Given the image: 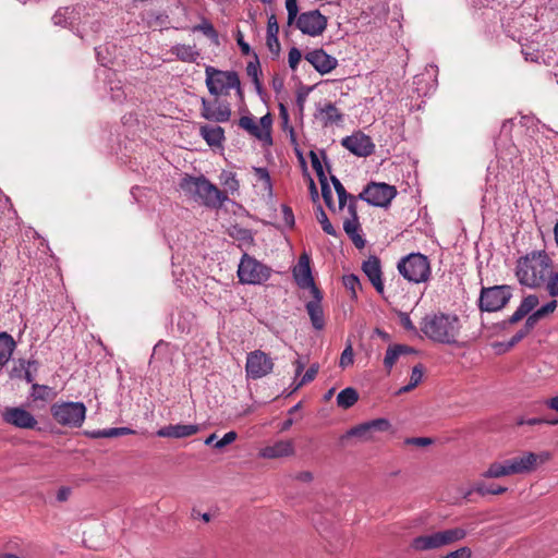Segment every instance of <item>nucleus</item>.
Wrapping results in <instances>:
<instances>
[{
	"label": "nucleus",
	"instance_id": "obj_47",
	"mask_svg": "<svg viewBox=\"0 0 558 558\" xmlns=\"http://www.w3.org/2000/svg\"><path fill=\"white\" fill-rule=\"evenodd\" d=\"M286 9L288 12V24L292 25L294 21L299 17L298 12V1L296 0H286Z\"/></svg>",
	"mask_w": 558,
	"mask_h": 558
},
{
	"label": "nucleus",
	"instance_id": "obj_21",
	"mask_svg": "<svg viewBox=\"0 0 558 558\" xmlns=\"http://www.w3.org/2000/svg\"><path fill=\"white\" fill-rule=\"evenodd\" d=\"M199 430V426L196 424H175V425H167L159 428L156 432L158 437L163 438H186L197 434Z\"/></svg>",
	"mask_w": 558,
	"mask_h": 558
},
{
	"label": "nucleus",
	"instance_id": "obj_7",
	"mask_svg": "<svg viewBox=\"0 0 558 558\" xmlns=\"http://www.w3.org/2000/svg\"><path fill=\"white\" fill-rule=\"evenodd\" d=\"M205 73L206 86L211 95L219 96L231 88H235L238 95L242 97L241 83L236 72L221 71L208 65Z\"/></svg>",
	"mask_w": 558,
	"mask_h": 558
},
{
	"label": "nucleus",
	"instance_id": "obj_30",
	"mask_svg": "<svg viewBox=\"0 0 558 558\" xmlns=\"http://www.w3.org/2000/svg\"><path fill=\"white\" fill-rule=\"evenodd\" d=\"M171 52L183 62H195L199 57V52L190 45L178 44L171 48Z\"/></svg>",
	"mask_w": 558,
	"mask_h": 558
},
{
	"label": "nucleus",
	"instance_id": "obj_17",
	"mask_svg": "<svg viewBox=\"0 0 558 558\" xmlns=\"http://www.w3.org/2000/svg\"><path fill=\"white\" fill-rule=\"evenodd\" d=\"M3 420L17 428L33 429L37 425L35 416L20 407L7 408L3 412Z\"/></svg>",
	"mask_w": 558,
	"mask_h": 558
},
{
	"label": "nucleus",
	"instance_id": "obj_9",
	"mask_svg": "<svg viewBox=\"0 0 558 558\" xmlns=\"http://www.w3.org/2000/svg\"><path fill=\"white\" fill-rule=\"evenodd\" d=\"M271 271L270 267L244 253L238 267V278L243 284H263L270 278Z\"/></svg>",
	"mask_w": 558,
	"mask_h": 558
},
{
	"label": "nucleus",
	"instance_id": "obj_2",
	"mask_svg": "<svg viewBox=\"0 0 558 558\" xmlns=\"http://www.w3.org/2000/svg\"><path fill=\"white\" fill-rule=\"evenodd\" d=\"M550 459L548 452L534 453L525 451L522 454L496 461L489 464L487 470L482 473L484 478H499L514 474H525L534 471L538 464H543Z\"/></svg>",
	"mask_w": 558,
	"mask_h": 558
},
{
	"label": "nucleus",
	"instance_id": "obj_57",
	"mask_svg": "<svg viewBox=\"0 0 558 558\" xmlns=\"http://www.w3.org/2000/svg\"><path fill=\"white\" fill-rule=\"evenodd\" d=\"M236 437L238 435L235 432H228L223 435V437L220 440L216 441L214 446L216 449H222L227 445L232 444L236 439Z\"/></svg>",
	"mask_w": 558,
	"mask_h": 558
},
{
	"label": "nucleus",
	"instance_id": "obj_8",
	"mask_svg": "<svg viewBox=\"0 0 558 558\" xmlns=\"http://www.w3.org/2000/svg\"><path fill=\"white\" fill-rule=\"evenodd\" d=\"M50 412L58 424L81 427L86 416V407L83 402L61 401L53 403Z\"/></svg>",
	"mask_w": 558,
	"mask_h": 558
},
{
	"label": "nucleus",
	"instance_id": "obj_29",
	"mask_svg": "<svg viewBox=\"0 0 558 558\" xmlns=\"http://www.w3.org/2000/svg\"><path fill=\"white\" fill-rule=\"evenodd\" d=\"M16 348V342L13 337L5 331L0 332V365H5L14 350Z\"/></svg>",
	"mask_w": 558,
	"mask_h": 558
},
{
	"label": "nucleus",
	"instance_id": "obj_34",
	"mask_svg": "<svg viewBox=\"0 0 558 558\" xmlns=\"http://www.w3.org/2000/svg\"><path fill=\"white\" fill-rule=\"evenodd\" d=\"M192 31L194 33L195 32H201L206 37H208L213 43H215L216 45L219 44V36H218L217 31L215 29L213 24L208 20H206V19H204L201 24H197V25L193 26Z\"/></svg>",
	"mask_w": 558,
	"mask_h": 558
},
{
	"label": "nucleus",
	"instance_id": "obj_36",
	"mask_svg": "<svg viewBox=\"0 0 558 558\" xmlns=\"http://www.w3.org/2000/svg\"><path fill=\"white\" fill-rule=\"evenodd\" d=\"M246 73L250 77H252L253 83L255 84L257 90H260L262 84L259 82L260 74V65L258 61V57L254 53V61H250L246 65Z\"/></svg>",
	"mask_w": 558,
	"mask_h": 558
},
{
	"label": "nucleus",
	"instance_id": "obj_46",
	"mask_svg": "<svg viewBox=\"0 0 558 558\" xmlns=\"http://www.w3.org/2000/svg\"><path fill=\"white\" fill-rule=\"evenodd\" d=\"M50 388L45 385L33 384L32 385V397L35 400H46L48 399V392Z\"/></svg>",
	"mask_w": 558,
	"mask_h": 558
},
{
	"label": "nucleus",
	"instance_id": "obj_61",
	"mask_svg": "<svg viewBox=\"0 0 558 558\" xmlns=\"http://www.w3.org/2000/svg\"><path fill=\"white\" fill-rule=\"evenodd\" d=\"M407 444L409 445H415V446H420V447H424V446H428L433 442V440L430 438H427V437H415V438H408L405 440Z\"/></svg>",
	"mask_w": 558,
	"mask_h": 558
},
{
	"label": "nucleus",
	"instance_id": "obj_10",
	"mask_svg": "<svg viewBox=\"0 0 558 558\" xmlns=\"http://www.w3.org/2000/svg\"><path fill=\"white\" fill-rule=\"evenodd\" d=\"M397 196V189L387 183H368L359 194V198L376 207H387Z\"/></svg>",
	"mask_w": 558,
	"mask_h": 558
},
{
	"label": "nucleus",
	"instance_id": "obj_59",
	"mask_svg": "<svg viewBox=\"0 0 558 558\" xmlns=\"http://www.w3.org/2000/svg\"><path fill=\"white\" fill-rule=\"evenodd\" d=\"M111 98L113 101L121 102L125 98V93L120 86V83H117L114 86L110 87Z\"/></svg>",
	"mask_w": 558,
	"mask_h": 558
},
{
	"label": "nucleus",
	"instance_id": "obj_56",
	"mask_svg": "<svg viewBox=\"0 0 558 558\" xmlns=\"http://www.w3.org/2000/svg\"><path fill=\"white\" fill-rule=\"evenodd\" d=\"M556 307H557V301L551 300V301L547 302L545 305L541 306L538 310H536L535 313L542 319L546 315L554 313Z\"/></svg>",
	"mask_w": 558,
	"mask_h": 558
},
{
	"label": "nucleus",
	"instance_id": "obj_5",
	"mask_svg": "<svg viewBox=\"0 0 558 558\" xmlns=\"http://www.w3.org/2000/svg\"><path fill=\"white\" fill-rule=\"evenodd\" d=\"M465 536L466 531L464 529L452 527L417 536L413 538L411 547L418 551L433 550L462 541Z\"/></svg>",
	"mask_w": 558,
	"mask_h": 558
},
{
	"label": "nucleus",
	"instance_id": "obj_33",
	"mask_svg": "<svg viewBox=\"0 0 558 558\" xmlns=\"http://www.w3.org/2000/svg\"><path fill=\"white\" fill-rule=\"evenodd\" d=\"M424 375V367L422 364H417L412 368L410 381L408 385L401 387L398 391V393H407L414 389L423 379Z\"/></svg>",
	"mask_w": 558,
	"mask_h": 558
},
{
	"label": "nucleus",
	"instance_id": "obj_52",
	"mask_svg": "<svg viewBox=\"0 0 558 558\" xmlns=\"http://www.w3.org/2000/svg\"><path fill=\"white\" fill-rule=\"evenodd\" d=\"M398 317H399V320H400V324L401 326L408 330V331H411L413 333H417V329L416 327L414 326L413 322L411 320L410 318V315L408 313H404V312H399L398 314Z\"/></svg>",
	"mask_w": 558,
	"mask_h": 558
},
{
	"label": "nucleus",
	"instance_id": "obj_16",
	"mask_svg": "<svg viewBox=\"0 0 558 558\" xmlns=\"http://www.w3.org/2000/svg\"><path fill=\"white\" fill-rule=\"evenodd\" d=\"M344 148L359 157H367L374 153L375 145L372 138L363 133H355L342 138Z\"/></svg>",
	"mask_w": 558,
	"mask_h": 558
},
{
	"label": "nucleus",
	"instance_id": "obj_62",
	"mask_svg": "<svg viewBox=\"0 0 558 558\" xmlns=\"http://www.w3.org/2000/svg\"><path fill=\"white\" fill-rule=\"evenodd\" d=\"M278 33H279V25H278L276 15L271 14L268 17V22H267V34L274 35V34H278Z\"/></svg>",
	"mask_w": 558,
	"mask_h": 558
},
{
	"label": "nucleus",
	"instance_id": "obj_28",
	"mask_svg": "<svg viewBox=\"0 0 558 558\" xmlns=\"http://www.w3.org/2000/svg\"><path fill=\"white\" fill-rule=\"evenodd\" d=\"M343 230L357 248L365 246V240L360 234L361 225L359 218H348L343 221Z\"/></svg>",
	"mask_w": 558,
	"mask_h": 558
},
{
	"label": "nucleus",
	"instance_id": "obj_1",
	"mask_svg": "<svg viewBox=\"0 0 558 558\" xmlns=\"http://www.w3.org/2000/svg\"><path fill=\"white\" fill-rule=\"evenodd\" d=\"M461 328V320L456 314L444 312L426 314L420 326L430 341L450 345L458 343Z\"/></svg>",
	"mask_w": 558,
	"mask_h": 558
},
{
	"label": "nucleus",
	"instance_id": "obj_25",
	"mask_svg": "<svg viewBox=\"0 0 558 558\" xmlns=\"http://www.w3.org/2000/svg\"><path fill=\"white\" fill-rule=\"evenodd\" d=\"M314 299L306 303V311L311 318L312 325L316 330L325 327V317L322 306V294L318 289L313 293Z\"/></svg>",
	"mask_w": 558,
	"mask_h": 558
},
{
	"label": "nucleus",
	"instance_id": "obj_32",
	"mask_svg": "<svg viewBox=\"0 0 558 558\" xmlns=\"http://www.w3.org/2000/svg\"><path fill=\"white\" fill-rule=\"evenodd\" d=\"M239 125L243 130L247 131L254 137L260 141L265 140V132H263V129H260V126L256 123L253 117H241L239 120Z\"/></svg>",
	"mask_w": 558,
	"mask_h": 558
},
{
	"label": "nucleus",
	"instance_id": "obj_64",
	"mask_svg": "<svg viewBox=\"0 0 558 558\" xmlns=\"http://www.w3.org/2000/svg\"><path fill=\"white\" fill-rule=\"evenodd\" d=\"M526 315L527 314L523 310V307H521L519 305V307L514 311V313L509 317L508 322H509V324H517L518 322H520Z\"/></svg>",
	"mask_w": 558,
	"mask_h": 558
},
{
	"label": "nucleus",
	"instance_id": "obj_18",
	"mask_svg": "<svg viewBox=\"0 0 558 558\" xmlns=\"http://www.w3.org/2000/svg\"><path fill=\"white\" fill-rule=\"evenodd\" d=\"M305 60L308 61L320 74H327L338 65V60L326 53L323 49H316L307 52L305 54Z\"/></svg>",
	"mask_w": 558,
	"mask_h": 558
},
{
	"label": "nucleus",
	"instance_id": "obj_20",
	"mask_svg": "<svg viewBox=\"0 0 558 558\" xmlns=\"http://www.w3.org/2000/svg\"><path fill=\"white\" fill-rule=\"evenodd\" d=\"M294 454V445L292 440H278L272 445L265 446L258 452L264 459H279Z\"/></svg>",
	"mask_w": 558,
	"mask_h": 558
},
{
	"label": "nucleus",
	"instance_id": "obj_6",
	"mask_svg": "<svg viewBox=\"0 0 558 558\" xmlns=\"http://www.w3.org/2000/svg\"><path fill=\"white\" fill-rule=\"evenodd\" d=\"M400 275L410 282H426L430 276L428 258L420 253H412L400 259L398 263Z\"/></svg>",
	"mask_w": 558,
	"mask_h": 558
},
{
	"label": "nucleus",
	"instance_id": "obj_14",
	"mask_svg": "<svg viewBox=\"0 0 558 558\" xmlns=\"http://www.w3.org/2000/svg\"><path fill=\"white\" fill-rule=\"evenodd\" d=\"M391 424L386 418H375L369 422L362 423L349 429L347 437H357L363 441H371L376 439L377 433L388 432Z\"/></svg>",
	"mask_w": 558,
	"mask_h": 558
},
{
	"label": "nucleus",
	"instance_id": "obj_50",
	"mask_svg": "<svg viewBox=\"0 0 558 558\" xmlns=\"http://www.w3.org/2000/svg\"><path fill=\"white\" fill-rule=\"evenodd\" d=\"M310 157H311L312 167L315 170V172L319 179V182L322 180H327L325 172H324L323 165H322L318 156L314 151H311Z\"/></svg>",
	"mask_w": 558,
	"mask_h": 558
},
{
	"label": "nucleus",
	"instance_id": "obj_43",
	"mask_svg": "<svg viewBox=\"0 0 558 558\" xmlns=\"http://www.w3.org/2000/svg\"><path fill=\"white\" fill-rule=\"evenodd\" d=\"M353 362H354L353 348H352V344L349 342L348 345L344 348V350L341 353L339 366L342 368H345V367L352 365Z\"/></svg>",
	"mask_w": 558,
	"mask_h": 558
},
{
	"label": "nucleus",
	"instance_id": "obj_15",
	"mask_svg": "<svg viewBox=\"0 0 558 558\" xmlns=\"http://www.w3.org/2000/svg\"><path fill=\"white\" fill-rule=\"evenodd\" d=\"M292 275L301 289H311L312 293L317 289L312 276L311 257L307 253L301 254L298 264L292 269Z\"/></svg>",
	"mask_w": 558,
	"mask_h": 558
},
{
	"label": "nucleus",
	"instance_id": "obj_24",
	"mask_svg": "<svg viewBox=\"0 0 558 558\" xmlns=\"http://www.w3.org/2000/svg\"><path fill=\"white\" fill-rule=\"evenodd\" d=\"M364 274L367 276L374 288L379 294L384 293V282L381 279L380 260L376 256H369L362 266Z\"/></svg>",
	"mask_w": 558,
	"mask_h": 558
},
{
	"label": "nucleus",
	"instance_id": "obj_12",
	"mask_svg": "<svg viewBox=\"0 0 558 558\" xmlns=\"http://www.w3.org/2000/svg\"><path fill=\"white\" fill-rule=\"evenodd\" d=\"M274 369L272 359L262 350H255L247 354L245 363L246 377L259 379L269 375Z\"/></svg>",
	"mask_w": 558,
	"mask_h": 558
},
{
	"label": "nucleus",
	"instance_id": "obj_27",
	"mask_svg": "<svg viewBox=\"0 0 558 558\" xmlns=\"http://www.w3.org/2000/svg\"><path fill=\"white\" fill-rule=\"evenodd\" d=\"M101 24L98 20L86 16L82 23L76 24L75 34L83 40H90L100 31Z\"/></svg>",
	"mask_w": 558,
	"mask_h": 558
},
{
	"label": "nucleus",
	"instance_id": "obj_4",
	"mask_svg": "<svg viewBox=\"0 0 558 558\" xmlns=\"http://www.w3.org/2000/svg\"><path fill=\"white\" fill-rule=\"evenodd\" d=\"M179 186L185 196L207 207H219L227 198L223 193L204 175L193 177L185 174L181 179Z\"/></svg>",
	"mask_w": 558,
	"mask_h": 558
},
{
	"label": "nucleus",
	"instance_id": "obj_58",
	"mask_svg": "<svg viewBox=\"0 0 558 558\" xmlns=\"http://www.w3.org/2000/svg\"><path fill=\"white\" fill-rule=\"evenodd\" d=\"M235 39H236V43H238V45L240 47V50H241L242 54H244V56L251 54V52H252L251 47L244 40L243 34H242V32L240 29H238L236 33H235Z\"/></svg>",
	"mask_w": 558,
	"mask_h": 558
},
{
	"label": "nucleus",
	"instance_id": "obj_22",
	"mask_svg": "<svg viewBox=\"0 0 558 558\" xmlns=\"http://www.w3.org/2000/svg\"><path fill=\"white\" fill-rule=\"evenodd\" d=\"M82 8L75 7H64L60 8L52 16V21L54 25L69 27L73 32L76 28V22L81 17Z\"/></svg>",
	"mask_w": 558,
	"mask_h": 558
},
{
	"label": "nucleus",
	"instance_id": "obj_26",
	"mask_svg": "<svg viewBox=\"0 0 558 558\" xmlns=\"http://www.w3.org/2000/svg\"><path fill=\"white\" fill-rule=\"evenodd\" d=\"M199 134L210 147H221L226 140L225 130L218 125H202Z\"/></svg>",
	"mask_w": 558,
	"mask_h": 558
},
{
	"label": "nucleus",
	"instance_id": "obj_35",
	"mask_svg": "<svg viewBox=\"0 0 558 558\" xmlns=\"http://www.w3.org/2000/svg\"><path fill=\"white\" fill-rule=\"evenodd\" d=\"M20 366H21V369H24L23 378L28 384L33 385L34 384L33 381L35 379L34 373L37 372L38 362L35 360L26 361V360L20 359Z\"/></svg>",
	"mask_w": 558,
	"mask_h": 558
},
{
	"label": "nucleus",
	"instance_id": "obj_63",
	"mask_svg": "<svg viewBox=\"0 0 558 558\" xmlns=\"http://www.w3.org/2000/svg\"><path fill=\"white\" fill-rule=\"evenodd\" d=\"M541 318L537 316V314L534 312L532 313L527 319L525 320V324H524V327L522 328L523 330H526V332L529 333L533 328L534 326L537 324V322Z\"/></svg>",
	"mask_w": 558,
	"mask_h": 558
},
{
	"label": "nucleus",
	"instance_id": "obj_51",
	"mask_svg": "<svg viewBox=\"0 0 558 558\" xmlns=\"http://www.w3.org/2000/svg\"><path fill=\"white\" fill-rule=\"evenodd\" d=\"M266 45L269 51L276 56L279 54L280 51V43L278 39V34H267L266 35Z\"/></svg>",
	"mask_w": 558,
	"mask_h": 558
},
{
	"label": "nucleus",
	"instance_id": "obj_48",
	"mask_svg": "<svg viewBox=\"0 0 558 558\" xmlns=\"http://www.w3.org/2000/svg\"><path fill=\"white\" fill-rule=\"evenodd\" d=\"M318 369H319V365L318 364H312L308 369L305 372V374L302 376L300 383L298 384L296 388H300L301 386L303 385H306L308 383H311L312 380H314V378L316 377L317 373H318Z\"/></svg>",
	"mask_w": 558,
	"mask_h": 558
},
{
	"label": "nucleus",
	"instance_id": "obj_13",
	"mask_svg": "<svg viewBox=\"0 0 558 558\" xmlns=\"http://www.w3.org/2000/svg\"><path fill=\"white\" fill-rule=\"evenodd\" d=\"M294 22L303 34L313 37L323 34L327 27V20L318 10L303 12Z\"/></svg>",
	"mask_w": 558,
	"mask_h": 558
},
{
	"label": "nucleus",
	"instance_id": "obj_11",
	"mask_svg": "<svg viewBox=\"0 0 558 558\" xmlns=\"http://www.w3.org/2000/svg\"><path fill=\"white\" fill-rule=\"evenodd\" d=\"M511 299L508 286L483 288L480 295V308L486 312L501 310Z\"/></svg>",
	"mask_w": 558,
	"mask_h": 558
},
{
	"label": "nucleus",
	"instance_id": "obj_38",
	"mask_svg": "<svg viewBox=\"0 0 558 558\" xmlns=\"http://www.w3.org/2000/svg\"><path fill=\"white\" fill-rule=\"evenodd\" d=\"M544 286L550 296L558 298V271H553L551 268Z\"/></svg>",
	"mask_w": 558,
	"mask_h": 558
},
{
	"label": "nucleus",
	"instance_id": "obj_3",
	"mask_svg": "<svg viewBox=\"0 0 558 558\" xmlns=\"http://www.w3.org/2000/svg\"><path fill=\"white\" fill-rule=\"evenodd\" d=\"M551 268L553 260L548 254L545 251H534L519 258L515 275L521 284L539 288L544 286Z\"/></svg>",
	"mask_w": 558,
	"mask_h": 558
},
{
	"label": "nucleus",
	"instance_id": "obj_54",
	"mask_svg": "<svg viewBox=\"0 0 558 558\" xmlns=\"http://www.w3.org/2000/svg\"><path fill=\"white\" fill-rule=\"evenodd\" d=\"M538 304V298L534 294L525 296L520 306L523 307V310L529 314L531 311H533L536 305Z\"/></svg>",
	"mask_w": 558,
	"mask_h": 558
},
{
	"label": "nucleus",
	"instance_id": "obj_19",
	"mask_svg": "<svg viewBox=\"0 0 558 558\" xmlns=\"http://www.w3.org/2000/svg\"><path fill=\"white\" fill-rule=\"evenodd\" d=\"M201 114L204 119L209 121L227 122L231 117V109L228 105H215L203 98Z\"/></svg>",
	"mask_w": 558,
	"mask_h": 558
},
{
	"label": "nucleus",
	"instance_id": "obj_44",
	"mask_svg": "<svg viewBox=\"0 0 558 558\" xmlns=\"http://www.w3.org/2000/svg\"><path fill=\"white\" fill-rule=\"evenodd\" d=\"M344 287L352 292L353 296H356V290L360 289L361 283L357 276L351 274L343 277Z\"/></svg>",
	"mask_w": 558,
	"mask_h": 558
},
{
	"label": "nucleus",
	"instance_id": "obj_53",
	"mask_svg": "<svg viewBox=\"0 0 558 558\" xmlns=\"http://www.w3.org/2000/svg\"><path fill=\"white\" fill-rule=\"evenodd\" d=\"M301 59H302V53L298 48L293 47L289 50L288 62H289V66L292 70H296V66L300 63Z\"/></svg>",
	"mask_w": 558,
	"mask_h": 558
},
{
	"label": "nucleus",
	"instance_id": "obj_39",
	"mask_svg": "<svg viewBox=\"0 0 558 558\" xmlns=\"http://www.w3.org/2000/svg\"><path fill=\"white\" fill-rule=\"evenodd\" d=\"M474 492H476L477 494H480L482 496L487 495V494L500 495V494H504L505 492H507V487L495 486V485L487 486L484 483H476L474 486Z\"/></svg>",
	"mask_w": 558,
	"mask_h": 558
},
{
	"label": "nucleus",
	"instance_id": "obj_49",
	"mask_svg": "<svg viewBox=\"0 0 558 558\" xmlns=\"http://www.w3.org/2000/svg\"><path fill=\"white\" fill-rule=\"evenodd\" d=\"M134 434V430L129 427H111L105 428V438H113L124 435Z\"/></svg>",
	"mask_w": 558,
	"mask_h": 558
},
{
	"label": "nucleus",
	"instance_id": "obj_40",
	"mask_svg": "<svg viewBox=\"0 0 558 558\" xmlns=\"http://www.w3.org/2000/svg\"><path fill=\"white\" fill-rule=\"evenodd\" d=\"M317 220L320 223L325 233L332 235V236H337L336 229L333 228V226L329 221L326 213L324 211V209L320 206L318 207Z\"/></svg>",
	"mask_w": 558,
	"mask_h": 558
},
{
	"label": "nucleus",
	"instance_id": "obj_42",
	"mask_svg": "<svg viewBox=\"0 0 558 558\" xmlns=\"http://www.w3.org/2000/svg\"><path fill=\"white\" fill-rule=\"evenodd\" d=\"M253 171L256 179L263 183L264 189L271 192L272 185L268 170L262 167H254Z\"/></svg>",
	"mask_w": 558,
	"mask_h": 558
},
{
	"label": "nucleus",
	"instance_id": "obj_23",
	"mask_svg": "<svg viewBox=\"0 0 558 558\" xmlns=\"http://www.w3.org/2000/svg\"><path fill=\"white\" fill-rule=\"evenodd\" d=\"M315 118L320 121L323 126L338 124L342 122L343 114L331 102L317 104Z\"/></svg>",
	"mask_w": 558,
	"mask_h": 558
},
{
	"label": "nucleus",
	"instance_id": "obj_31",
	"mask_svg": "<svg viewBox=\"0 0 558 558\" xmlns=\"http://www.w3.org/2000/svg\"><path fill=\"white\" fill-rule=\"evenodd\" d=\"M357 391L352 387H348L338 393L337 405L342 409H349L353 407L357 402Z\"/></svg>",
	"mask_w": 558,
	"mask_h": 558
},
{
	"label": "nucleus",
	"instance_id": "obj_45",
	"mask_svg": "<svg viewBox=\"0 0 558 558\" xmlns=\"http://www.w3.org/2000/svg\"><path fill=\"white\" fill-rule=\"evenodd\" d=\"M320 185H322V196L324 198V202L326 204V206L333 210L335 209V204H333V201H332V192L327 183V180H322L320 181Z\"/></svg>",
	"mask_w": 558,
	"mask_h": 558
},
{
	"label": "nucleus",
	"instance_id": "obj_60",
	"mask_svg": "<svg viewBox=\"0 0 558 558\" xmlns=\"http://www.w3.org/2000/svg\"><path fill=\"white\" fill-rule=\"evenodd\" d=\"M359 199H360L359 195L350 196V198L348 199L349 201L348 211H349L350 218H359V216H357V201Z\"/></svg>",
	"mask_w": 558,
	"mask_h": 558
},
{
	"label": "nucleus",
	"instance_id": "obj_37",
	"mask_svg": "<svg viewBox=\"0 0 558 558\" xmlns=\"http://www.w3.org/2000/svg\"><path fill=\"white\" fill-rule=\"evenodd\" d=\"M331 181L338 195L339 209H342L347 205V202L350 198V196L352 195L347 193L344 186L336 177L332 175Z\"/></svg>",
	"mask_w": 558,
	"mask_h": 558
},
{
	"label": "nucleus",
	"instance_id": "obj_41",
	"mask_svg": "<svg viewBox=\"0 0 558 558\" xmlns=\"http://www.w3.org/2000/svg\"><path fill=\"white\" fill-rule=\"evenodd\" d=\"M400 353L398 352V349L396 344L389 345L386 355L384 357V365L387 368L388 372L391 371L398 359L400 357Z\"/></svg>",
	"mask_w": 558,
	"mask_h": 558
},
{
	"label": "nucleus",
	"instance_id": "obj_55",
	"mask_svg": "<svg viewBox=\"0 0 558 558\" xmlns=\"http://www.w3.org/2000/svg\"><path fill=\"white\" fill-rule=\"evenodd\" d=\"M260 129H263V132H265V142H271L270 137V128H271V118L269 114H266L260 118L259 124Z\"/></svg>",
	"mask_w": 558,
	"mask_h": 558
}]
</instances>
